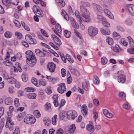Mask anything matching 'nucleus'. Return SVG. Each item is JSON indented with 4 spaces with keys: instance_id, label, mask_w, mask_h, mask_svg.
Listing matches in <instances>:
<instances>
[{
    "instance_id": "nucleus-1",
    "label": "nucleus",
    "mask_w": 134,
    "mask_h": 134,
    "mask_svg": "<svg viewBox=\"0 0 134 134\" xmlns=\"http://www.w3.org/2000/svg\"><path fill=\"white\" fill-rule=\"evenodd\" d=\"M80 13L83 18V21L86 22H89L91 21V19L90 16V12L88 10L83 6H80Z\"/></svg>"
},
{
    "instance_id": "nucleus-2",
    "label": "nucleus",
    "mask_w": 134,
    "mask_h": 134,
    "mask_svg": "<svg viewBox=\"0 0 134 134\" xmlns=\"http://www.w3.org/2000/svg\"><path fill=\"white\" fill-rule=\"evenodd\" d=\"M36 119L34 117L31 115H27L24 119V122L26 124H34L36 121Z\"/></svg>"
},
{
    "instance_id": "nucleus-3",
    "label": "nucleus",
    "mask_w": 134,
    "mask_h": 134,
    "mask_svg": "<svg viewBox=\"0 0 134 134\" xmlns=\"http://www.w3.org/2000/svg\"><path fill=\"white\" fill-rule=\"evenodd\" d=\"M67 118L69 120H74L77 116L76 111L75 110H70L66 113Z\"/></svg>"
},
{
    "instance_id": "nucleus-4",
    "label": "nucleus",
    "mask_w": 134,
    "mask_h": 134,
    "mask_svg": "<svg viewBox=\"0 0 134 134\" xmlns=\"http://www.w3.org/2000/svg\"><path fill=\"white\" fill-rule=\"evenodd\" d=\"M88 31L89 35L91 36H94L97 34L98 32L97 28L92 26L88 28Z\"/></svg>"
},
{
    "instance_id": "nucleus-5",
    "label": "nucleus",
    "mask_w": 134,
    "mask_h": 134,
    "mask_svg": "<svg viewBox=\"0 0 134 134\" xmlns=\"http://www.w3.org/2000/svg\"><path fill=\"white\" fill-rule=\"evenodd\" d=\"M25 39L26 41L30 44H36L37 41L30 35H27L25 36Z\"/></svg>"
},
{
    "instance_id": "nucleus-6",
    "label": "nucleus",
    "mask_w": 134,
    "mask_h": 134,
    "mask_svg": "<svg viewBox=\"0 0 134 134\" xmlns=\"http://www.w3.org/2000/svg\"><path fill=\"white\" fill-rule=\"evenodd\" d=\"M58 91L60 94H63L66 91V88L65 86V83H63L59 84L58 85Z\"/></svg>"
},
{
    "instance_id": "nucleus-7",
    "label": "nucleus",
    "mask_w": 134,
    "mask_h": 134,
    "mask_svg": "<svg viewBox=\"0 0 134 134\" xmlns=\"http://www.w3.org/2000/svg\"><path fill=\"white\" fill-rule=\"evenodd\" d=\"M26 58L28 60L33 59L36 58L35 55L32 51H28L26 52Z\"/></svg>"
},
{
    "instance_id": "nucleus-8",
    "label": "nucleus",
    "mask_w": 134,
    "mask_h": 134,
    "mask_svg": "<svg viewBox=\"0 0 134 134\" xmlns=\"http://www.w3.org/2000/svg\"><path fill=\"white\" fill-rule=\"evenodd\" d=\"M48 68L49 71L52 72H54L56 68V65L53 63H49L48 64Z\"/></svg>"
},
{
    "instance_id": "nucleus-9",
    "label": "nucleus",
    "mask_w": 134,
    "mask_h": 134,
    "mask_svg": "<svg viewBox=\"0 0 134 134\" xmlns=\"http://www.w3.org/2000/svg\"><path fill=\"white\" fill-rule=\"evenodd\" d=\"M105 26V28H101L100 31L102 33L103 35H109L110 34V32L109 30H107V31H106L105 29L106 27H109L110 26Z\"/></svg>"
},
{
    "instance_id": "nucleus-10",
    "label": "nucleus",
    "mask_w": 134,
    "mask_h": 134,
    "mask_svg": "<svg viewBox=\"0 0 134 134\" xmlns=\"http://www.w3.org/2000/svg\"><path fill=\"white\" fill-rule=\"evenodd\" d=\"M104 13L110 18L113 19L114 18V17L113 15L108 9H104Z\"/></svg>"
},
{
    "instance_id": "nucleus-11",
    "label": "nucleus",
    "mask_w": 134,
    "mask_h": 134,
    "mask_svg": "<svg viewBox=\"0 0 134 134\" xmlns=\"http://www.w3.org/2000/svg\"><path fill=\"white\" fill-rule=\"evenodd\" d=\"M127 10L131 15L134 16V5H131L127 7Z\"/></svg>"
},
{
    "instance_id": "nucleus-12",
    "label": "nucleus",
    "mask_w": 134,
    "mask_h": 134,
    "mask_svg": "<svg viewBox=\"0 0 134 134\" xmlns=\"http://www.w3.org/2000/svg\"><path fill=\"white\" fill-rule=\"evenodd\" d=\"M56 2L57 4L61 8L64 7L65 5V2L64 0H56Z\"/></svg>"
},
{
    "instance_id": "nucleus-13",
    "label": "nucleus",
    "mask_w": 134,
    "mask_h": 134,
    "mask_svg": "<svg viewBox=\"0 0 134 134\" xmlns=\"http://www.w3.org/2000/svg\"><path fill=\"white\" fill-rule=\"evenodd\" d=\"M81 112L83 115H86L87 114V108L85 105H83L81 108Z\"/></svg>"
},
{
    "instance_id": "nucleus-14",
    "label": "nucleus",
    "mask_w": 134,
    "mask_h": 134,
    "mask_svg": "<svg viewBox=\"0 0 134 134\" xmlns=\"http://www.w3.org/2000/svg\"><path fill=\"white\" fill-rule=\"evenodd\" d=\"M126 80L125 76L122 74H121L118 77V81L119 82L124 83Z\"/></svg>"
},
{
    "instance_id": "nucleus-15",
    "label": "nucleus",
    "mask_w": 134,
    "mask_h": 134,
    "mask_svg": "<svg viewBox=\"0 0 134 134\" xmlns=\"http://www.w3.org/2000/svg\"><path fill=\"white\" fill-rule=\"evenodd\" d=\"M75 129L76 127L75 125L74 124H72L70 126L69 130L67 132V134H72L75 131Z\"/></svg>"
},
{
    "instance_id": "nucleus-16",
    "label": "nucleus",
    "mask_w": 134,
    "mask_h": 134,
    "mask_svg": "<svg viewBox=\"0 0 134 134\" xmlns=\"http://www.w3.org/2000/svg\"><path fill=\"white\" fill-rule=\"evenodd\" d=\"M36 54L38 55L41 57H44L46 54L44 52L41 51L39 49H37L35 50Z\"/></svg>"
},
{
    "instance_id": "nucleus-17",
    "label": "nucleus",
    "mask_w": 134,
    "mask_h": 134,
    "mask_svg": "<svg viewBox=\"0 0 134 134\" xmlns=\"http://www.w3.org/2000/svg\"><path fill=\"white\" fill-rule=\"evenodd\" d=\"M29 61L28 64L30 66L32 67L35 65L36 62V58L28 60Z\"/></svg>"
},
{
    "instance_id": "nucleus-18",
    "label": "nucleus",
    "mask_w": 134,
    "mask_h": 134,
    "mask_svg": "<svg viewBox=\"0 0 134 134\" xmlns=\"http://www.w3.org/2000/svg\"><path fill=\"white\" fill-rule=\"evenodd\" d=\"M26 115V113L25 112L21 113L18 114L17 117L18 120L19 121L22 120L24 118V117Z\"/></svg>"
},
{
    "instance_id": "nucleus-19",
    "label": "nucleus",
    "mask_w": 134,
    "mask_h": 134,
    "mask_svg": "<svg viewBox=\"0 0 134 134\" xmlns=\"http://www.w3.org/2000/svg\"><path fill=\"white\" fill-rule=\"evenodd\" d=\"M43 121L45 125L46 126H49L51 123V120L48 117L44 118Z\"/></svg>"
},
{
    "instance_id": "nucleus-20",
    "label": "nucleus",
    "mask_w": 134,
    "mask_h": 134,
    "mask_svg": "<svg viewBox=\"0 0 134 134\" xmlns=\"http://www.w3.org/2000/svg\"><path fill=\"white\" fill-rule=\"evenodd\" d=\"M93 6L96 10L99 12H100L102 10V8L99 5H98L95 3H93Z\"/></svg>"
},
{
    "instance_id": "nucleus-21",
    "label": "nucleus",
    "mask_w": 134,
    "mask_h": 134,
    "mask_svg": "<svg viewBox=\"0 0 134 134\" xmlns=\"http://www.w3.org/2000/svg\"><path fill=\"white\" fill-rule=\"evenodd\" d=\"M111 48L113 51L116 52H119L120 49L119 46L117 44L111 47Z\"/></svg>"
},
{
    "instance_id": "nucleus-22",
    "label": "nucleus",
    "mask_w": 134,
    "mask_h": 134,
    "mask_svg": "<svg viewBox=\"0 0 134 134\" xmlns=\"http://www.w3.org/2000/svg\"><path fill=\"white\" fill-rule=\"evenodd\" d=\"M13 100L10 97H8L5 100V104L6 105H9L13 102Z\"/></svg>"
},
{
    "instance_id": "nucleus-23",
    "label": "nucleus",
    "mask_w": 134,
    "mask_h": 134,
    "mask_svg": "<svg viewBox=\"0 0 134 134\" xmlns=\"http://www.w3.org/2000/svg\"><path fill=\"white\" fill-rule=\"evenodd\" d=\"M57 120V115H55L52 118V124L54 125H56Z\"/></svg>"
},
{
    "instance_id": "nucleus-24",
    "label": "nucleus",
    "mask_w": 134,
    "mask_h": 134,
    "mask_svg": "<svg viewBox=\"0 0 134 134\" xmlns=\"http://www.w3.org/2000/svg\"><path fill=\"white\" fill-rule=\"evenodd\" d=\"M87 130L91 132H93L94 131V128L93 126L91 124L88 125L87 127Z\"/></svg>"
},
{
    "instance_id": "nucleus-25",
    "label": "nucleus",
    "mask_w": 134,
    "mask_h": 134,
    "mask_svg": "<svg viewBox=\"0 0 134 134\" xmlns=\"http://www.w3.org/2000/svg\"><path fill=\"white\" fill-rule=\"evenodd\" d=\"M36 94L35 93H31L27 95V97L30 99H36Z\"/></svg>"
},
{
    "instance_id": "nucleus-26",
    "label": "nucleus",
    "mask_w": 134,
    "mask_h": 134,
    "mask_svg": "<svg viewBox=\"0 0 134 134\" xmlns=\"http://www.w3.org/2000/svg\"><path fill=\"white\" fill-rule=\"evenodd\" d=\"M4 36L6 38H9L12 37V33L10 31H7L4 33Z\"/></svg>"
},
{
    "instance_id": "nucleus-27",
    "label": "nucleus",
    "mask_w": 134,
    "mask_h": 134,
    "mask_svg": "<svg viewBox=\"0 0 134 134\" xmlns=\"http://www.w3.org/2000/svg\"><path fill=\"white\" fill-rule=\"evenodd\" d=\"M75 15L79 19V23L78 24H80L81 25V22L82 21V20H81L80 16L79 15V12L78 11H76L75 12Z\"/></svg>"
},
{
    "instance_id": "nucleus-28",
    "label": "nucleus",
    "mask_w": 134,
    "mask_h": 134,
    "mask_svg": "<svg viewBox=\"0 0 134 134\" xmlns=\"http://www.w3.org/2000/svg\"><path fill=\"white\" fill-rule=\"evenodd\" d=\"M71 73L77 76L79 75V73L77 70L74 68H71L70 70Z\"/></svg>"
},
{
    "instance_id": "nucleus-29",
    "label": "nucleus",
    "mask_w": 134,
    "mask_h": 134,
    "mask_svg": "<svg viewBox=\"0 0 134 134\" xmlns=\"http://www.w3.org/2000/svg\"><path fill=\"white\" fill-rule=\"evenodd\" d=\"M21 78L23 81L26 82L28 80V77L26 74H23L21 76Z\"/></svg>"
},
{
    "instance_id": "nucleus-30",
    "label": "nucleus",
    "mask_w": 134,
    "mask_h": 134,
    "mask_svg": "<svg viewBox=\"0 0 134 134\" xmlns=\"http://www.w3.org/2000/svg\"><path fill=\"white\" fill-rule=\"evenodd\" d=\"M65 57L66 59L70 63H72L74 62V60L71 58V56L69 54H66Z\"/></svg>"
},
{
    "instance_id": "nucleus-31",
    "label": "nucleus",
    "mask_w": 134,
    "mask_h": 134,
    "mask_svg": "<svg viewBox=\"0 0 134 134\" xmlns=\"http://www.w3.org/2000/svg\"><path fill=\"white\" fill-rule=\"evenodd\" d=\"M3 4L6 6H9L10 5V0H2Z\"/></svg>"
},
{
    "instance_id": "nucleus-32",
    "label": "nucleus",
    "mask_w": 134,
    "mask_h": 134,
    "mask_svg": "<svg viewBox=\"0 0 134 134\" xmlns=\"http://www.w3.org/2000/svg\"><path fill=\"white\" fill-rule=\"evenodd\" d=\"M64 35L66 37L69 38L70 37L71 35V33L70 31L67 30H65L64 31Z\"/></svg>"
},
{
    "instance_id": "nucleus-33",
    "label": "nucleus",
    "mask_w": 134,
    "mask_h": 134,
    "mask_svg": "<svg viewBox=\"0 0 134 134\" xmlns=\"http://www.w3.org/2000/svg\"><path fill=\"white\" fill-rule=\"evenodd\" d=\"M35 14H36V15L40 17H42L43 16V13L42 10L41 9H40L38 11L36 12Z\"/></svg>"
},
{
    "instance_id": "nucleus-34",
    "label": "nucleus",
    "mask_w": 134,
    "mask_h": 134,
    "mask_svg": "<svg viewBox=\"0 0 134 134\" xmlns=\"http://www.w3.org/2000/svg\"><path fill=\"white\" fill-rule=\"evenodd\" d=\"M55 43L59 46L62 44V42L58 38H55L54 40Z\"/></svg>"
},
{
    "instance_id": "nucleus-35",
    "label": "nucleus",
    "mask_w": 134,
    "mask_h": 134,
    "mask_svg": "<svg viewBox=\"0 0 134 134\" xmlns=\"http://www.w3.org/2000/svg\"><path fill=\"white\" fill-rule=\"evenodd\" d=\"M10 5L12 4L13 5H17L19 3L18 0H10Z\"/></svg>"
},
{
    "instance_id": "nucleus-36",
    "label": "nucleus",
    "mask_w": 134,
    "mask_h": 134,
    "mask_svg": "<svg viewBox=\"0 0 134 134\" xmlns=\"http://www.w3.org/2000/svg\"><path fill=\"white\" fill-rule=\"evenodd\" d=\"M107 42L108 44L110 45H112L113 43V39L111 38L108 37L107 39Z\"/></svg>"
},
{
    "instance_id": "nucleus-37",
    "label": "nucleus",
    "mask_w": 134,
    "mask_h": 134,
    "mask_svg": "<svg viewBox=\"0 0 134 134\" xmlns=\"http://www.w3.org/2000/svg\"><path fill=\"white\" fill-rule=\"evenodd\" d=\"M82 86L83 89L87 91L88 90V86L87 83L86 82H85L82 83Z\"/></svg>"
},
{
    "instance_id": "nucleus-38",
    "label": "nucleus",
    "mask_w": 134,
    "mask_h": 134,
    "mask_svg": "<svg viewBox=\"0 0 134 134\" xmlns=\"http://www.w3.org/2000/svg\"><path fill=\"white\" fill-rule=\"evenodd\" d=\"M101 63L102 64L104 65L106 64L107 62V59L105 57H102L101 59Z\"/></svg>"
},
{
    "instance_id": "nucleus-39",
    "label": "nucleus",
    "mask_w": 134,
    "mask_h": 134,
    "mask_svg": "<svg viewBox=\"0 0 134 134\" xmlns=\"http://www.w3.org/2000/svg\"><path fill=\"white\" fill-rule=\"evenodd\" d=\"M94 77V80H93L94 83L96 84H98L99 82V80L98 77L95 75Z\"/></svg>"
},
{
    "instance_id": "nucleus-40",
    "label": "nucleus",
    "mask_w": 134,
    "mask_h": 134,
    "mask_svg": "<svg viewBox=\"0 0 134 134\" xmlns=\"http://www.w3.org/2000/svg\"><path fill=\"white\" fill-rule=\"evenodd\" d=\"M45 107L47 110H49L51 109V105L50 103H47L45 105Z\"/></svg>"
},
{
    "instance_id": "nucleus-41",
    "label": "nucleus",
    "mask_w": 134,
    "mask_h": 134,
    "mask_svg": "<svg viewBox=\"0 0 134 134\" xmlns=\"http://www.w3.org/2000/svg\"><path fill=\"white\" fill-rule=\"evenodd\" d=\"M34 114L35 117L37 118H38L41 116V114L38 110L35 111Z\"/></svg>"
},
{
    "instance_id": "nucleus-42",
    "label": "nucleus",
    "mask_w": 134,
    "mask_h": 134,
    "mask_svg": "<svg viewBox=\"0 0 134 134\" xmlns=\"http://www.w3.org/2000/svg\"><path fill=\"white\" fill-rule=\"evenodd\" d=\"M9 92L10 94H13L15 92L14 90V87H9L8 89Z\"/></svg>"
},
{
    "instance_id": "nucleus-43",
    "label": "nucleus",
    "mask_w": 134,
    "mask_h": 134,
    "mask_svg": "<svg viewBox=\"0 0 134 134\" xmlns=\"http://www.w3.org/2000/svg\"><path fill=\"white\" fill-rule=\"evenodd\" d=\"M25 90L26 92H33L34 91V89L31 87L26 88Z\"/></svg>"
},
{
    "instance_id": "nucleus-44",
    "label": "nucleus",
    "mask_w": 134,
    "mask_h": 134,
    "mask_svg": "<svg viewBox=\"0 0 134 134\" xmlns=\"http://www.w3.org/2000/svg\"><path fill=\"white\" fill-rule=\"evenodd\" d=\"M15 35L17 36V38L19 39H20L22 38V35L19 32H15Z\"/></svg>"
},
{
    "instance_id": "nucleus-45",
    "label": "nucleus",
    "mask_w": 134,
    "mask_h": 134,
    "mask_svg": "<svg viewBox=\"0 0 134 134\" xmlns=\"http://www.w3.org/2000/svg\"><path fill=\"white\" fill-rule=\"evenodd\" d=\"M55 30L57 31L58 33H60L61 32L62 29L60 26H55Z\"/></svg>"
},
{
    "instance_id": "nucleus-46",
    "label": "nucleus",
    "mask_w": 134,
    "mask_h": 134,
    "mask_svg": "<svg viewBox=\"0 0 134 134\" xmlns=\"http://www.w3.org/2000/svg\"><path fill=\"white\" fill-rule=\"evenodd\" d=\"M14 103L16 107H18L19 106L20 104L19 99L18 98H16L15 99Z\"/></svg>"
},
{
    "instance_id": "nucleus-47",
    "label": "nucleus",
    "mask_w": 134,
    "mask_h": 134,
    "mask_svg": "<svg viewBox=\"0 0 134 134\" xmlns=\"http://www.w3.org/2000/svg\"><path fill=\"white\" fill-rule=\"evenodd\" d=\"M41 31L42 34H43L44 36L47 37H48V36L47 34V32L45 31L44 30L41 29L40 30Z\"/></svg>"
},
{
    "instance_id": "nucleus-48",
    "label": "nucleus",
    "mask_w": 134,
    "mask_h": 134,
    "mask_svg": "<svg viewBox=\"0 0 134 134\" xmlns=\"http://www.w3.org/2000/svg\"><path fill=\"white\" fill-rule=\"evenodd\" d=\"M64 131L61 128H59L56 131V134H63Z\"/></svg>"
},
{
    "instance_id": "nucleus-49",
    "label": "nucleus",
    "mask_w": 134,
    "mask_h": 134,
    "mask_svg": "<svg viewBox=\"0 0 134 134\" xmlns=\"http://www.w3.org/2000/svg\"><path fill=\"white\" fill-rule=\"evenodd\" d=\"M65 114L64 112H61L59 114V116L61 119H63L65 116Z\"/></svg>"
},
{
    "instance_id": "nucleus-50",
    "label": "nucleus",
    "mask_w": 134,
    "mask_h": 134,
    "mask_svg": "<svg viewBox=\"0 0 134 134\" xmlns=\"http://www.w3.org/2000/svg\"><path fill=\"white\" fill-rule=\"evenodd\" d=\"M13 134H20L19 129L18 127H16Z\"/></svg>"
},
{
    "instance_id": "nucleus-51",
    "label": "nucleus",
    "mask_w": 134,
    "mask_h": 134,
    "mask_svg": "<svg viewBox=\"0 0 134 134\" xmlns=\"http://www.w3.org/2000/svg\"><path fill=\"white\" fill-rule=\"evenodd\" d=\"M38 6L37 5H34L33 7V10L34 11V12L35 13H36L37 11H38V10L40 9H38L37 8Z\"/></svg>"
},
{
    "instance_id": "nucleus-52",
    "label": "nucleus",
    "mask_w": 134,
    "mask_h": 134,
    "mask_svg": "<svg viewBox=\"0 0 134 134\" xmlns=\"http://www.w3.org/2000/svg\"><path fill=\"white\" fill-rule=\"evenodd\" d=\"M130 106L128 104H125L123 105V107L125 109L127 110H129L130 109Z\"/></svg>"
},
{
    "instance_id": "nucleus-53",
    "label": "nucleus",
    "mask_w": 134,
    "mask_h": 134,
    "mask_svg": "<svg viewBox=\"0 0 134 134\" xmlns=\"http://www.w3.org/2000/svg\"><path fill=\"white\" fill-rule=\"evenodd\" d=\"M117 28L118 30L122 32H124L125 31V29L121 26H118Z\"/></svg>"
},
{
    "instance_id": "nucleus-54",
    "label": "nucleus",
    "mask_w": 134,
    "mask_h": 134,
    "mask_svg": "<svg viewBox=\"0 0 134 134\" xmlns=\"http://www.w3.org/2000/svg\"><path fill=\"white\" fill-rule=\"evenodd\" d=\"M121 42L125 46H127L128 45V43L124 39H121Z\"/></svg>"
},
{
    "instance_id": "nucleus-55",
    "label": "nucleus",
    "mask_w": 134,
    "mask_h": 134,
    "mask_svg": "<svg viewBox=\"0 0 134 134\" xmlns=\"http://www.w3.org/2000/svg\"><path fill=\"white\" fill-rule=\"evenodd\" d=\"M3 63L5 65L7 66H10L12 64V63L8 60L4 61L3 62Z\"/></svg>"
},
{
    "instance_id": "nucleus-56",
    "label": "nucleus",
    "mask_w": 134,
    "mask_h": 134,
    "mask_svg": "<svg viewBox=\"0 0 134 134\" xmlns=\"http://www.w3.org/2000/svg\"><path fill=\"white\" fill-rule=\"evenodd\" d=\"M50 20L51 24L53 25H55L56 24V25H60L58 23L56 24V22L52 18H51Z\"/></svg>"
},
{
    "instance_id": "nucleus-57",
    "label": "nucleus",
    "mask_w": 134,
    "mask_h": 134,
    "mask_svg": "<svg viewBox=\"0 0 134 134\" xmlns=\"http://www.w3.org/2000/svg\"><path fill=\"white\" fill-rule=\"evenodd\" d=\"M4 126V119L2 118L0 122V127L3 128Z\"/></svg>"
},
{
    "instance_id": "nucleus-58",
    "label": "nucleus",
    "mask_w": 134,
    "mask_h": 134,
    "mask_svg": "<svg viewBox=\"0 0 134 134\" xmlns=\"http://www.w3.org/2000/svg\"><path fill=\"white\" fill-rule=\"evenodd\" d=\"M4 111V108L2 107H1L0 108V118H1V116L3 115Z\"/></svg>"
},
{
    "instance_id": "nucleus-59",
    "label": "nucleus",
    "mask_w": 134,
    "mask_h": 134,
    "mask_svg": "<svg viewBox=\"0 0 134 134\" xmlns=\"http://www.w3.org/2000/svg\"><path fill=\"white\" fill-rule=\"evenodd\" d=\"M65 100L64 99H62L61 100L60 102V103L59 105L60 107H63L65 103Z\"/></svg>"
},
{
    "instance_id": "nucleus-60",
    "label": "nucleus",
    "mask_w": 134,
    "mask_h": 134,
    "mask_svg": "<svg viewBox=\"0 0 134 134\" xmlns=\"http://www.w3.org/2000/svg\"><path fill=\"white\" fill-rule=\"evenodd\" d=\"M16 81V80L13 77H11L9 81V82L11 83H15Z\"/></svg>"
},
{
    "instance_id": "nucleus-61",
    "label": "nucleus",
    "mask_w": 134,
    "mask_h": 134,
    "mask_svg": "<svg viewBox=\"0 0 134 134\" xmlns=\"http://www.w3.org/2000/svg\"><path fill=\"white\" fill-rule=\"evenodd\" d=\"M119 96L121 98H123L125 97L126 94H125L124 92H120L119 93Z\"/></svg>"
},
{
    "instance_id": "nucleus-62",
    "label": "nucleus",
    "mask_w": 134,
    "mask_h": 134,
    "mask_svg": "<svg viewBox=\"0 0 134 134\" xmlns=\"http://www.w3.org/2000/svg\"><path fill=\"white\" fill-rule=\"evenodd\" d=\"M74 31L76 35L77 36L80 38L81 39V35L79 32L76 30H74Z\"/></svg>"
},
{
    "instance_id": "nucleus-63",
    "label": "nucleus",
    "mask_w": 134,
    "mask_h": 134,
    "mask_svg": "<svg viewBox=\"0 0 134 134\" xmlns=\"http://www.w3.org/2000/svg\"><path fill=\"white\" fill-rule=\"evenodd\" d=\"M62 76L63 77H64L66 75V70L64 69H62L61 70Z\"/></svg>"
},
{
    "instance_id": "nucleus-64",
    "label": "nucleus",
    "mask_w": 134,
    "mask_h": 134,
    "mask_svg": "<svg viewBox=\"0 0 134 134\" xmlns=\"http://www.w3.org/2000/svg\"><path fill=\"white\" fill-rule=\"evenodd\" d=\"M67 82L69 84L71 83L72 81V79L71 76H69V77L67 79Z\"/></svg>"
}]
</instances>
